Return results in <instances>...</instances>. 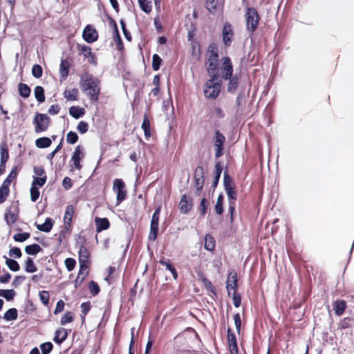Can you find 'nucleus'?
Masks as SVG:
<instances>
[{"label": "nucleus", "instance_id": "f257e3e1", "mask_svg": "<svg viewBox=\"0 0 354 354\" xmlns=\"http://www.w3.org/2000/svg\"><path fill=\"white\" fill-rule=\"evenodd\" d=\"M221 78L224 80H227V91L230 94H234L240 84V75L237 73L234 74V66L232 59L228 56H225L221 58Z\"/></svg>", "mask_w": 354, "mask_h": 354}, {"label": "nucleus", "instance_id": "f03ea898", "mask_svg": "<svg viewBox=\"0 0 354 354\" xmlns=\"http://www.w3.org/2000/svg\"><path fill=\"white\" fill-rule=\"evenodd\" d=\"M101 81L88 73H84L80 76V86L83 91H88L86 95L90 100L97 102L100 94Z\"/></svg>", "mask_w": 354, "mask_h": 354}, {"label": "nucleus", "instance_id": "7ed1b4c3", "mask_svg": "<svg viewBox=\"0 0 354 354\" xmlns=\"http://www.w3.org/2000/svg\"><path fill=\"white\" fill-rule=\"evenodd\" d=\"M241 1L243 5H246L245 12L244 15L246 24L245 28L246 30L250 32V36L252 37L254 32L257 30L261 18L257 8L248 6V0Z\"/></svg>", "mask_w": 354, "mask_h": 354}, {"label": "nucleus", "instance_id": "20e7f679", "mask_svg": "<svg viewBox=\"0 0 354 354\" xmlns=\"http://www.w3.org/2000/svg\"><path fill=\"white\" fill-rule=\"evenodd\" d=\"M222 87V81H215L209 78L205 83L203 93L207 99L216 100L220 95Z\"/></svg>", "mask_w": 354, "mask_h": 354}, {"label": "nucleus", "instance_id": "39448f33", "mask_svg": "<svg viewBox=\"0 0 354 354\" xmlns=\"http://www.w3.org/2000/svg\"><path fill=\"white\" fill-rule=\"evenodd\" d=\"M212 140L215 149V158L217 159L224 155L226 138L218 129H216L214 131Z\"/></svg>", "mask_w": 354, "mask_h": 354}, {"label": "nucleus", "instance_id": "423d86ee", "mask_svg": "<svg viewBox=\"0 0 354 354\" xmlns=\"http://www.w3.org/2000/svg\"><path fill=\"white\" fill-rule=\"evenodd\" d=\"M50 118L46 113L37 112L32 120V124L36 133L46 131L50 125Z\"/></svg>", "mask_w": 354, "mask_h": 354}, {"label": "nucleus", "instance_id": "0eeeda50", "mask_svg": "<svg viewBox=\"0 0 354 354\" xmlns=\"http://www.w3.org/2000/svg\"><path fill=\"white\" fill-rule=\"evenodd\" d=\"M205 182V173L203 166H197L194 170V183L196 189L195 195L199 196Z\"/></svg>", "mask_w": 354, "mask_h": 354}, {"label": "nucleus", "instance_id": "6e6552de", "mask_svg": "<svg viewBox=\"0 0 354 354\" xmlns=\"http://www.w3.org/2000/svg\"><path fill=\"white\" fill-rule=\"evenodd\" d=\"M124 182L121 178H115L113 183V190L116 194V205H119L127 197Z\"/></svg>", "mask_w": 354, "mask_h": 354}, {"label": "nucleus", "instance_id": "1a4fd4ad", "mask_svg": "<svg viewBox=\"0 0 354 354\" xmlns=\"http://www.w3.org/2000/svg\"><path fill=\"white\" fill-rule=\"evenodd\" d=\"M223 170V162L221 161L216 162L214 165V171H213L214 176H213V180L212 182L210 189L209 190V194H214L216 188L217 187V186L218 185Z\"/></svg>", "mask_w": 354, "mask_h": 354}, {"label": "nucleus", "instance_id": "9d476101", "mask_svg": "<svg viewBox=\"0 0 354 354\" xmlns=\"http://www.w3.org/2000/svg\"><path fill=\"white\" fill-rule=\"evenodd\" d=\"M82 38L86 43L93 44L97 40L98 32L93 25L88 24L83 30Z\"/></svg>", "mask_w": 354, "mask_h": 354}, {"label": "nucleus", "instance_id": "9b49d317", "mask_svg": "<svg viewBox=\"0 0 354 354\" xmlns=\"http://www.w3.org/2000/svg\"><path fill=\"white\" fill-rule=\"evenodd\" d=\"M222 40L225 47L231 46L234 36V30L229 22H225L222 28Z\"/></svg>", "mask_w": 354, "mask_h": 354}, {"label": "nucleus", "instance_id": "f8f14e48", "mask_svg": "<svg viewBox=\"0 0 354 354\" xmlns=\"http://www.w3.org/2000/svg\"><path fill=\"white\" fill-rule=\"evenodd\" d=\"M85 153L84 147L82 145H77L71 157V161L75 169L80 170L82 168L81 160L84 158Z\"/></svg>", "mask_w": 354, "mask_h": 354}, {"label": "nucleus", "instance_id": "ddd939ff", "mask_svg": "<svg viewBox=\"0 0 354 354\" xmlns=\"http://www.w3.org/2000/svg\"><path fill=\"white\" fill-rule=\"evenodd\" d=\"M193 207V199L192 197L183 194L179 202L178 208L180 213L187 214Z\"/></svg>", "mask_w": 354, "mask_h": 354}, {"label": "nucleus", "instance_id": "4468645a", "mask_svg": "<svg viewBox=\"0 0 354 354\" xmlns=\"http://www.w3.org/2000/svg\"><path fill=\"white\" fill-rule=\"evenodd\" d=\"M12 207H15V212H10V210L8 209L4 215V219L7 225H10L15 223L18 218L19 208V201H17L15 202V205L14 203H12Z\"/></svg>", "mask_w": 354, "mask_h": 354}, {"label": "nucleus", "instance_id": "2eb2a0df", "mask_svg": "<svg viewBox=\"0 0 354 354\" xmlns=\"http://www.w3.org/2000/svg\"><path fill=\"white\" fill-rule=\"evenodd\" d=\"M71 332V330H67L64 328H59L57 329L55 332V336L53 337V341L57 344L60 345L62 344L68 337V333Z\"/></svg>", "mask_w": 354, "mask_h": 354}, {"label": "nucleus", "instance_id": "dca6fc26", "mask_svg": "<svg viewBox=\"0 0 354 354\" xmlns=\"http://www.w3.org/2000/svg\"><path fill=\"white\" fill-rule=\"evenodd\" d=\"M223 187L225 193L236 189L233 178L230 176L227 167L225 168L223 173Z\"/></svg>", "mask_w": 354, "mask_h": 354}, {"label": "nucleus", "instance_id": "f3484780", "mask_svg": "<svg viewBox=\"0 0 354 354\" xmlns=\"http://www.w3.org/2000/svg\"><path fill=\"white\" fill-rule=\"evenodd\" d=\"M79 255V266H87L89 267L91 261L89 258L91 257L90 252L86 247H83L82 250L78 251Z\"/></svg>", "mask_w": 354, "mask_h": 354}, {"label": "nucleus", "instance_id": "a211bd4d", "mask_svg": "<svg viewBox=\"0 0 354 354\" xmlns=\"http://www.w3.org/2000/svg\"><path fill=\"white\" fill-rule=\"evenodd\" d=\"M95 223L96 226V232L97 233L106 230L110 227L109 220L106 217L100 218L96 216L95 218Z\"/></svg>", "mask_w": 354, "mask_h": 354}, {"label": "nucleus", "instance_id": "6ab92c4d", "mask_svg": "<svg viewBox=\"0 0 354 354\" xmlns=\"http://www.w3.org/2000/svg\"><path fill=\"white\" fill-rule=\"evenodd\" d=\"M20 169H21V167H19L18 165L14 166L12 167V169H11V171H10L8 176L3 180L2 185L6 187L10 188V184L12 183V180L17 179L18 173Z\"/></svg>", "mask_w": 354, "mask_h": 354}, {"label": "nucleus", "instance_id": "aec40b11", "mask_svg": "<svg viewBox=\"0 0 354 354\" xmlns=\"http://www.w3.org/2000/svg\"><path fill=\"white\" fill-rule=\"evenodd\" d=\"M207 55H208V61H219V54L217 45L212 42L209 44L207 50Z\"/></svg>", "mask_w": 354, "mask_h": 354}, {"label": "nucleus", "instance_id": "412c9836", "mask_svg": "<svg viewBox=\"0 0 354 354\" xmlns=\"http://www.w3.org/2000/svg\"><path fill=\"white\" fill-rule=\"evenodd\" d=\"M159 263L165 266V269L171 273L175 280L178 279V273L169 259L162 257L159 261Z\"/></svg>", "mask_w": 354, "mask_h": 354}, {"label": "nucleus", "instance_id": "4be33fe9", "mask_svg": "<svg viewBox=\"0 0 354 354\" xmlns=\"http://www.w3.org/2000/svg\"><path fill=\"white\" fill-rule=\"evenodd\" d=\"M70 64L66 59H62L59 64L60 82L66 80L69 75Z\"/></svg>", "mask_w": 354, "mask_h": 354}, {"label": "nucleus", "instance_id": "5701e85b", "mask_svg": "<svg viewBox=\"0 0 354 354\" xmlns=\"http://www.w3.org/2000/svg\"><path fill=\"white\" fill-rule=\"evenodd\" d=\"M55 224V221L50 217H47L45 219V221L42 224H37L35 223L36 227L38 230L41 232H44L46 233H48L53 229V227Z\"/></svg>", "mask_w": 354, "mask_h": 354}, {"label": "nucleus", "instance_id": "b1692460", "mask_svg": "<svg viewBox=\"0 0 354 354\" xmlns=\"http://www.w3.org/2000/svg\"><path fill=\"white\" fill-rule=\"evenodd\" d=\"M198 277L201 280L202 283H203L205 288L209 290L212 295H214L215 297L217 296V292L212 282L205 277V274L203 272H199L198 274Z\"/></svg>", "mask_w": 354, "mask_h": 354}, {"label": "nucleus", "instance_id": "393cba45", "mask_svg": "<svg viewBox=\"0 0 354 354\" xmlns=\"http://www.w3.org/2000/svg\"><path fill=\"white\" fill-rule=\"evenodd\" d=\"M68 112L70 115L76 120L82 118L86 113L84 108L80 107L78 106H71L69 108Z\"/></svg>", "mask_w": 354, "mask_h": 354}, {"label": "nucleus", "instance_id": "a878e982", "mask_svg": "<svg viewBox=\"0 0 354 354\" xmlns=\"http://www.w3.org/2000/svg\"><path fill=\"white\" fill-rule=\"evenodd\" d=\"M17 89L20 97L27 99L31 94L30 87L25 83L20 82L17 85Z\"/></svg>", "mask_w": 354, "mask_h": 354}, {"label": "nucleus", "instance_id": "bb28decb", "mask_svg": "<svg viewBox=\"0 0 354 354\" xmlns=\"http://www.w3.org/2000/svg\"><path fill=\"white\" fill-rule=\"evenodd\" d=\"M214 210L217 215L221 216L224 213V195L221 192L218 194L214 206Z\"/></svg>", "mask_w": 354, "mask_h": 354}, {"label": "nucleus", "instance_id": "cd10ccee", "mask_svg": "<svg viewBox=\"0 0 354 354\" xmlns=\"http://www.w3.org/2000/svg\"><path fill=\"white\" fill-rule=\"evenodd\" d=\"M346 302L344 300H336L333 303V308L337 316H341L346 308Z\"/></svg>", "mask_w": 354, "mask_h": 354}, {"label": "nucleus", "instance_id": "c85d7f7f", "mask_svg": "<svg viewBox=\"0 0 354 354\" xmlns=\"http://www.w3.org/2000/svg\"><path fill=\"white\" fill-rule=\"evenodd\" d=\"M35 143L37 148L46 149L52 145V140L48 137L43 136L36 139Z\"/></svg>", "mask_w": 354, "mask_h": 354}, {"label": "nucleus", "instance_id": "c756f323", "mask_svg": "<svg viewBox=\"0 0 354 354\" xmlns=\"http://www.w3.org/2000/svg\"><path fill=\"white\" fill-rule=\"evenodd\" d=\"M159 233V223H151L150 222V229L148 235V239L149 241H156L158 238Z\"/></svg>", "mask_w": 354, "mask_h": 354}, {"label": "nucleus", "instance_id": "7c9ffc66", "mask_svg": "<svg viewBox=\"0 0 354 354\" xmlns=\"http://www.w3.org/2000/svg\"><path fill=\"white\" fill-rule=\"evenodd\" d=\"M141 128L144 131V135L146 139H148L151 137V128H150V121L147 116V114L145 113L143 117V121L141 125Z\"/></svg>", "mask_w": 354, "mask_h": 354}, {"label": "nucleus", "instance_id": "2f4dec72", "mask_svg": "<svg viewBox=\"0 0 354 354\" xmlns=\"http://www.w3.org/2000/svg\"><path fill=\"white\" fill-rule=\"evenodd\" d=\"M34 95L36 100L39 104H41L45 102V91L41 86H36L34 88Z\"/></svg>", "mask_w": 354, "mask_h": 354}, {"label": "nucleus", "instance_id": "473e14b6", "mask_svg": "<svg viewBox=\"0 0 354 354\" xmlns=\"http://www.w3.org/2000/svg\"><path fill=\"white\" fill-rule=\"evenodd\" d=\"M3 258L6 259V265L10 271L18 272L20 270V266L17 260L8 258L6 255L3 256Z\"/></svg>", "mask_w": 354, "mask_h": 354}, {"label": "nucleus", "instance_id": "72a5a7b5", "mask_svg": "<svg viewBox=\"0 0 354 354\" xmlns=\"http://www.w3.org/2000/svg\"><path fill=\"white\" fill-rule=\"evenodd\" d=\"M18 317V311L15 308H9L3 315V319L6 322L15 321Z\"/></svg>", "mask_w": 354, "mask_h": 354}, {"label": "nucleus", "instance_id": "f704fd0d", "mask_svg": "<svg viewBox=\"0 0 354 354\" xmlns=\"http://www.w3.org/2000/svg\"><path fill=\"white\" fill-rule=\"evenodd\" d=\"M25 252L31 256H35L37 253L42 250L41 246L37 243H32L25 247Z\"/></svg>", "mask_w": 354, "mask_h": 354}, {"label": "nucleus", "instance_id": "c9c22d12", "mask_svg": "<svg viewBox=\"0 0 354 354\" xmlns=\"http://www.w3.org/2000/svg\"><path fill=\"white\" fill-rule=\"evenodd\" d=\"M227 339L229 348L238 346L236 337L230 327L227 330Z\"/></svg>", "mask_w": 354, "mask_h": 354}, {"label": "nucleus", "instance_id": "e433bc0d", "mask_svg": "<svg viewBox=\"0 0 354 354\" xmlns=\"http://www.w3.org/2000/svg\"><path fill=\"white\" fill-rule=\"evenodd\" d=\"M9 159V151L6 141L1 142L0 145V160L6 162Z\"/></svg>", "mask_w": 354, "mask_h": 354}, {"label": "nucleus", "instance_id": "4c0bfd02", "mask_svg": "<svg viewBox=\"0 0 354 354\" xmlns=\"http://www.w3.org/2000/svg\"><path fill=\"white\" fill-rule=\"evenodd\" d=\"M16 295L14 289H0V297H3L7 301H12Z\"/></svg>", "mask_w": 354, "mask_h": 354}, {"label": "nucleus", "instance_id": "58836bf2", "mask_svg": "<svg viewBox=\"0 0 354 354\" xmlns=\"http://www.w3.org/2000/svg\"><path fill=\"white\" fill-rule=\"evenodd\" d=\"M140 10L146 14H149L152 10L151 0H138Z\"/></svg>", "mask_w": 354, "mask_h": 354}, {"label": "nucleus", "instance_id": "ea45409f", "mask_svg": "<svg viewBox=\"0 0 354 354\" xmlns=\"http://www.w3.org/2000/svg\"><path fill=\"white\" fill-rule=\"evenodd\" d=\"M24 270L27 273H34L37 271V268L31 257H28L26 259Z\"/></svg>", "mask_w": 354, "mask_h": 354}, {"label": "nucleus", "instance_id": "a19ab883", "mask_svg": "<svg viewBox=\"0 0 354 354\" xmlns=\"http://www.w3.org/2000/svg\"><path fill=\"white\" fill-rule=\"evenodd\" d=\"M216 241L211 235H206L205 237L204 248L206 250L212 252L215 249Z\"/></svg>", "mask_w": 354, "mask_h": 354}, {"label": "nucleus", "instance_id": "79ce46f5", "mask_svg": "<svg viewBox=\"0 0 354 354\" xmlns=\"http://www.w3.org/2000/svg\"><path fill=\"white\" fill-rule=\"evenodd\" d=\"M79 91L77 88H73L71 90H65L64 92V96L68 100L75 101L77 100V95Z\"/></svg>", "mask_w": 354, "mask_h": 354}, {"label": "nucleus", "instance_id": "37998d69", "mask_svg": "<svg viewBox=\"0 0 354 354\" xmlns=\"http://www.w3.org/2000/svg\"><path fill=\"white\" fill-rule=\"evenodd\" d=\"M353 322H354V319L353 317H344L338 324V328L341 330L348 328L351 327Z\"/></svg>", "mask_w": 354, "mask_h": 354}, {"label": "nucleus", "instance_id": "c03bdc74", "mask_svg": "<svg viewBox=\"0 0 354 354\" xmlns=\"http://www.w3.org/2000/svg\"><path fill=\"white\" fill-rule=\"evenodd\" d=\"M190 45L192 49L191 55L192 56L197 55L200 57L201 55V46L200 42L197 40L194 41L190 42Z\"/></svg>", "mask_w": 354, "mask_h": 354}, {"label": "nucleus", "instance_id": "a18cd8bd", "mask_svg": "<svg viewBox=\"0 0 354 354\" xmlns=\"http://www.w3.org/2000/svg\"><path fill=\"white\" fill-rule=\"evenodd\" d=\"M245 103V88H242L236 98L235 104L237 107L243 106Z\"/></svg>", "mask_w": 354, "mask_h": 354}, {"label": "nucleus", "instance_id": "49530a36", "mask_svg": "<svg viewBox=\"0 0 354 354\" xmlns=\"http://www.w3.org/2000/svg\"><path fill=\"white\" fill-rule=\"evenodd\" d=\"M162 63V58L156 53L153 54L152 56V69L154 71H158L160 68V66Z\"/></svg>", "mask_w": 354, "mask_h": 354}, {"label": "nucleus", "instance_id": "de8ad7c7", "mask_svg": "<svg viewBox=\"0 0 354 354\" xmlns=\"http://www.w3.org/2000/svg\"><path fill=\"white\" fill-rule=\"evenodd\" d=\"M208 207H209V202H208L207 199L205 197H203L201 199L200 204H199V211H200L201 216H202V217L205 216V215L207 212Z\"/></svg>", "mask_w": 354, "mask_h": 354}, {"label": "nucleus", "instance_id": "09e8293b", "mask_svg": "<svg viewBox=\"0 0 354 354\" xmlns=\"http://www.w3.org/2000/svg\"><path fill=\"white\" fill-rule=\"evenodd\" d=\"M219 69V61H207L206 62V70L207 74H210L216 71H218Z\"/></svg>", "mask_w": 354, "mask_h": 354}, {"label": "nucleus", "instance_id": "8fccbe9b", "mask_svg": "<svg viewBox=\"0 0 354 354\" xmlns=\"http://www.w3.org/2000/svg\"><path fill=\"white\" fill-rule=\"evenodd\" d=\"M24 313L26 314H30L36 310V306L33 301L28 298V295L25 301Z\"/></svg>", "mask_w": 354, "mask_h": 354}, {"label": "nucleus", "instance_id": "3c124183", "mask_svg": "<svg viewBox=\"0 0 354 354\" xmlns=\"http://www.w3.org/2000/svg\"><path fill=\"white\" fill-rule=\"evenodd\" d=\"M88 288L93 296L97 295L100 292V288L98 283L93 280H91L88 282Z\"/></svg>", "mask_w": 354, "mask_h": 354}, {"label": "nucleus", "instance_id": "603ef678", "mask_svg": "<svg viewBox=\"0 0 354 354\" xmlns=\"http://www.w3.org/2000/svg\"><path fill=\"white\" fill-rule=\"evenodd\" d=\"M74 320V314L71 311L66 312L60 319V324L64 326Z\"/></svg>", "mask_w": 354, "mask_h": 354}, {"label": "nucleus", "instance_id": "864d4df0", "mask_svg": "<svg viewBox=\"0 0 354 354\" xmlns=\"http://www.w3.org/2000/svg\"><path fill=\"white\" fill-rule=\"evenodd\" d=\"M33 181L32 182L31 186H37L38 187H43L47 180V176L44 175V176L40 177H36L33 176Z\"/></svg>", "mask_w": 354, "mask_h": 354}, {"label": "nucleus", "instance_id": "5fc2aeb1", "mask_svg": "<svg viewBox=\"0 0 354 354\" xmlns=\"http://www.w3.org/2000/svg\"><path fill=\"white\" fill-rule=\"evenodd\" d=\"M53 344L51 342H46L40 344L39 348L42 354H50L53 349Z\"/></svg>", "mask_w": 354, "mask_h": 354}, {"label": "nucleus", "instance_id": "6e6d98bb", "mask_svg": "<svg viewBox=\"0 0 354 354\" xmlns=\"http://www.w3.org/2000/svg\"><path fill=\"white\" fill-rule=\"evenodd\" d=\"M77 49L85 58H87L91 55V48L85 44H78Z\"/></svg>", "mask_w": 354, "mask_h": 354}, {"label": "nucleus", "instance_id": "4d7b16f0", "mask_svg": "<svg viewBox=\"0 0 354 354\" xmlns=\"http://www.w3.org/2000/svg\"><path fill=\"white\" fill-rule=\"evenodd\" d=\"M79 139V136L75 131H70L66 135V142L70 145H75Z\"/></svg>", "mask_w": 354, "mask_h": 354}, {"label": "nucleus", "instance_id": "13d9d810", "mask_svg": "<svg viewBox=\"0 0 354 354\" xmlns=\"http://www.w3.org/2000/svg\"><path fill=\"white\" fill-rule=\"evenodd\" d=\"M39 297L41 304L44 306H48L49 304L50 295L48 291L41 290L39 292Z\"/></svg>", "mask_w": 354, "mask_h": 354}, {"label": "nucleus", "instance_id": "bf43d9fd", "mask_svg": "<svg viewBox=\"0 0 354 354\" xmlns=\"http://www.w3.org/2000/svg\"><path fill=\"white\" fill-rule=\"evenodd\" d=\"M197 31V26L196 23L192 22L190 24V29L188 31L187 34V41L189 42L196 41L194 39L196 32Z\"/></svg>", "mask_w": 354, "mask_h": 354}, {"label": "nucleus", "instance_id": "052dcab7", "mask_svg": "<svg viewBox=\"0 0 354 354\" xmlns=\"http://www.w3.org/2000/svg\"><path fill=\"white\" fill-rule=\"evenodd\" d=\"M10 188L1 185L0 187V204L3 203L10 194Z\"/></svg>", "mask_w": 354, "mask_h": 354}, {"label": "nucleus", "instance_id": "680f3d73", "mask_svg": "<svg viewBox=\"0 0 354 354\" xmlns=\"http://www.w3.org/2000/svg\"><path fill=\"white\" fill-rule=\"evenodd\" d=\"M113 38L114 41L115 42L116 47L118 50H123L124 48V44L122 39V37L120 34V31L115 32V34H113Z\"/></svg>", "mask_w": 354, "mask_h": 354}, {"label": "nucleus", "instance_id": "e2e57ef3", "mask_svg": "<svg viewBox=\"0 0 354 354\" xmlns=\"http://www.w3.org/2000/svg\"><path fill=\"white\" fill-rule=\"evenodd\" d=\"M32 75L35 78H40L43 75L41 66L38 64H35L32 67Z\"/></svg>", "mask_w": 354, "mask_h": 354}, {"label": "nucleus", "instance_id": "0e129e2a", "mask_svg": "<svg viewBox=\"0 0 354 354\" xmlns=\"http://www.w3.org/2000/svg\"><path fill=\"white\" fill-rule=\"evenodd\" d=\"M217 0H207L205 2V8L209 12L214 14L217 9Z\"/></svg>", "mask_w": 354, "mask_h": 354}, {"label": "nucleus", "instance_id": "69168bd1", "mask_svg": "<svg viewBox=\"0 0 354 354\" xmlns=\"http://www.w3.org/2000/svg\"><path fill=\"white\" fill-rule=\"evenodd\" d=\"M87 243V239L85 236H82L81 234L77 235L75 239V247H79V250H82L83 247H86Z\"/></svg>", "mask_w": 354, "mask_h": 354}, {"label": "nucleus", "instance_id": "338daca9", "mask_svg": "<svg viewBox=\"0 0 354 354\" xmlns=\"http://www.w3.org/2000/svg\"><path fill=\"white\" fill-rule=\"evenodd\" d=\"M30 236V234L29 232H21L15 234L13 236V239L16 242L22 243L26 241Z\"/></svg>", "mask_w": 354, "mask_h": 354}, {"label": "nucleus", "instance_id": "774afa93", "mask_svg": "<svg viewBox=\"0 0 354 354\" xmlns=\"http://www.w3.org/2000/svg\"><path fill=\"white\" fill-rule=\"evenodd\" d=\"M228 201V205H236L238 194L235 189L226 192Z\"/></svg>", "mask_w": 354, "mask_h": 354}]
</instances>
